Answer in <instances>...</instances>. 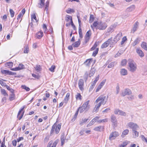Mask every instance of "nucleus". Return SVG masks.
I'll list each match as a JSON object with an SVG mask.
<instances>
[{"instance_id":"de8ad7c7","label":"nucleus","mask_w":147,"mask_h":147,"mask_svg":"<svg viewBox=\"0 0 147 147\" xmlns=\"http://www.w3.org/2000/svg\"><path fill=\"white\" fill-rule=\"evenodd\" d=\"M6 87L7 88V89L9 90V91H10V92H11V93H13V92L14 91V90L13 89H12V88H10L9 86H8V85H6Z\"/></svg>"},{"instance_id":"4be33fe9","label":"nucleus","mask_w":147,"mask_h":147,"mask_svg":"<svg viewBox=\"0 0 147 147\" xmlns=\"http://www.w3.org/2000/svg\"><path fill=\"white\" fill-rule=\"evenodd\" d=\"M43 35V32L41 31L38 32L36 34V37L38 39L41 38Z\"/></svg>"},{"instance_id":"393cba45","label":"nucleus","mask_w":147,"mask_h":147,"mask_svg":"<svg viewBox=\"0 0 147 147\" xmlns=\"http://www.w3.org/2000/svg\"><path fill=\"white\" fill-rule=\"evenodd\" d=\"M1 73L3 74H9L10 75H13V72L7 70H2L1 71Z\"/></svg>"},{"instance_id":"c9c22d12","label":"nucleus","mask_w":147,"mask_h":147,"mask_svg":"<svg viewBox=\"0 0 147 147\" xmlns=\"http://www.w3.org/2000/svg\"><path fill=\"white\" fill-rule=\"evenodd\" d=\"M72 20V17L69 15H66L65 17V20L66 22H69V20L71 21Z\"/></svg>"},{"instance_id":"0e129e2a","label":"nucleus","mask_w":147,"mask_h":147,"mask_svg":"<svg viewBox=\"0 0 147 147\" xmlns=\"http://www.w3.org/2000/svg\"><path fill=\"white\" fill-rule=\"evenodd\" d=\"M127 63V61L125 59H124L123 60L121 63V65H123L124 66L126 65Z\"/></svg>"},{"instance_id":"412c9836","label":"nucleus","mask_w":147,"mask_h":147,"mask_svg":"<svg viewBox=\"0 0 147 147\" xmlns=\"http://www.w3.org/2000/svg\"><path fill=\"white\" fill-rule=\"evenodd\" d=\"M80 40L79 39L78 41L74 43H73L72 44V45L74 48L78 47L80 45Z\"/></svg>"},{"instance_id":"5fc2aeb1","label":"nucleus","mask_w":147,"mask_h":147,"mask_svg":"<svg viewBox=\"0 0 147 147\" xmlns=\"http://www.w3.org/2000/svg\"><path fill=\"white\" fill-rule=\"evenodd\" d=\"M98 50V48H96V50L93 52L92 53V55L94 56H95L97 54Z\"/></svg>"},{"instance_id":"39448f33","label":"nucleus","mask_w":147,"mask_h":147,"mask_svg":"<svg viewBox=\"0 0 147 147\" xmlns=\"http://www.w3.org/2000/svg\"><path fill=\"white\" fill-rule=\"evenodd\" d=\"M119 135V133L115 131L112 132L109 135V139L110 141L112 140L115 139Z\"/></svg>"},{"instance_id":"c85d7f7f","label":"nucleus","mask_w":147,"mask_h":147,"mask_svg":"<svg viewBox=\"0 0 147 147\" xmlns=\"http://www.w3.org/2000/svg\"><path fill=\"white\" fill-rule=\"evenodd\" d=\"M95 72V69L94 68H92L91 69L90 72L89 74V77H91L92 76Z\"/></svg>"},{"instance_id":"ddd939ff","label":"nucleus","mask_w":147,"mask_h":147,"mask_svg":"<svg viewBox=\"0 0 147 147\" xmlns=\"http://www.w3.org/2000/svg\"><path fill=\"white\" fill-rule=\"evenodd\" d=\"M139 23L138 22H136L134 24L133 27L131 31V32L134 33L137 29Z\"/></svg>"},{"instance_id":"c03bdc74","label":"nucleus","mask_w":147,"mask_h":147,"mask_svg":"<svg viewBox=\"0 0 147 147\" xmlns=\"http://www.w3.org/2000/svg\"><path fill=\"white\" fill-rule=\"evenodd\" d=\"M15 98V95L14 94H13V92L12 93L10 94L9 99L10 100L12 101L14 100Z\"/></svg>"},{"instance_id":"338daca9","label":"nucleus","mask_w":147,"mask_h":147,"mask_svg":"<svg viewBox=\"0 0 147 147\" xmlns=\"http://www.w3.org/2000/svg\"><path fill=\"white\" fill-rule=\"evenodd\" d=\"M17 141L16 140H14L12 141V143L13 146H15L16 145Z\"/></svg>"},{"instance_id":"7ed1b4c3","label":"nucleus","mask_w":147,"mask_h":147,"mask_svg":"<svg viewBox=\"0 0 147 147\" xmlns=\"http://www.w3.org/2000/svg\"><path fill=\"white\" fill-rule=\"evenodd\" d=\"M105 98L106 96L104 95H101L97 98L95 102L98 103L100 101L99 103H100L101 105H104L107 101V100L105 99Z\"/></svg>"},{"instance_id":"9d476101","label":"nucleus","mask_w":147,"mask_h":147,"mask_svg":"<svg viewBox=\"0 0 147 147\" xmlns=\"http://www.w3.org/2000/svg\"><path fill=\"white\" fill-rule=\"evenodd\" d=\"M58 142V140H56L53 143L52 146H51L52 144L53 143V141H50L48 145V147H55L57 144Z\"/></svg>"},{"instance_id":"58836bf2","label":"nucleus","mask_w":147,"mask_h":147,"mask_svg":"<svg viewBox=\"0 0 147 147\" xmlns=\"http://www.w3.org/2000/svg\"><path fill=\"white\" fill-rule=\"evenodd\" d=\"M90 59H87L84 63V64L86 66H89L90 64Z\"/></svg>"},{"instance_id":"e2e57ef3","label":"nucleus","mask_w":147,"mask_h":147,"mask_svg":"<svg viewBox=\"0 0 147 147\" xmlns=\"http://www.w3.org/2000/svg\"><path fill=\"white\" fill-rule=\"evenodd\" d=\"M111 38V43H110V47H112L113 45L115 44L117 42H115V41H114L113 40V41L112 40V38Z\"/></svg>"},{"instance_id":"8fccbe9b","label":"nucleus","mask_w":147,"mask_h":147,"mask_svg":"<svg viewBox=\"0 0 147 147\" xmlns=\"http://www.w3.org/2000/svg\"><path fill=\"white\" fill-rule=\"evenodd\" d=\"M13 65V63L12 62H9L6 63L5 65L6 66L11 67Z\"/></svg>"},{"instance_id":"4d7b16f0","label":"nucleus","mask_w":147,"mask_h":147,"mask_svg":"<svg viewBox=\"0 0 147 147\" xmlns=\"http://www.w3.org/2000/svg\"><path fill=\"white\" fill-rule=\"evenodd\" d=\"M55 66L54 65H52L51 67L49 69V70L50 71L52 72H54V70L55 68Z\"/></svg>"},{"instance_id":"0eeeda50","label":"nucleus","mask_w":147,"mask_h":147,"mask_svg":"<svg viewBox=\"0 0 147 147\" xmlns=\"http://www.w3.org/2000/svg\"><path fill=\"white\" fill-rule=\"evenodd\" d=\"M131 93V90L129 89H126L122 91L121 95L124 96L126 95H129Z\"/></svg>"},{"instance_id":"09e8293b","label":"nucleus","mask_w":147,"mask_h":147,"mask_svg":"<svg viewBox=\"0 0 147 147\" xmlns=\"http://www.w3.org/2000/svg\"><path fill=\"white\" fill-rule=\"evenodd\" d=\"M136 130H134V131H132L134 133L133 135H134L135 137H138L139 136V132L137 131H136Z\"/></svg>"},{"instance_id":"13d9d810","label":"nucleus","mask_w":147,"mask_h":147,"mask_svg":"<svg viewBox=\"0 0 147 147\" xmlns=\"http://www.w3.org/2000/svg\"><path fill=\"white\" fill-rule=\"evenodd\" d=\"M98 24V23L97 22H94L93 24V25H91V27L93 29V27H96Z\"/></svg>"},{"instance_id":"3c124183","label":"nucleus","mask_w":147,"mask_h":147,"mask_svg":"<svg viewBox=\"0 0 147 147\" xmlns=\"http://www.w3.org/2000/svg\"><path fill=\"white\" fill-rule=\"evenodd\" d=\"M115 62H112L111 63L108 65V68H111L113 67L115 65Z\"/></svg>"},{"instance_id":"f257e3e1","label":"nucleus","mask_w":147,"mask_h":147,"mask_svg":"<svg viewBox=\"0 0 147 147\" xmlns=\"http://www.w3.org/2000/svg\"><path fill=\"white\" fill-rule=\"evenodd\" d=\"M128 64L129 67V70L131 72H133L136 70L137 65L133 60L131 59H129Z\"/></svg>"},{"instance_id":"4c0bfd02","label":"nucleus","mask_w":147,"mask_h":147,"mask_svg":"<svg viewBox=\"0 0 147 147\" xmlns=\"http://www.w3.org/2000/svg\"><path fill=\"white\" fill-rule=\"evenodd\" d=\"M76 98L77 100H82V96L80 93H77L76 95Z\"/></svg>"},{"instance_id":"cd10ccee","label":"nucleus","mask_w":147,"mask_h":147,"mask_svg":"<svg viewBox=\"0 0 147 147\" xmlns=\"http://www.w3.org/2000/svg\"><path fill=\"white\" fill-rule=\"evenodd\" d=\"M129 132L128 129H126L124 130L122 133L121 136L122 138H123L125 136L127 135Z\"/></svg>"},{"instance_id":"a878e982","label":"nucleus","mask_w":147,"mask_h":147,"mask_svg":"<svg viewBox=\"0 0 147 147\" xmlns=\"http://www.w3.org/2000/svg\"><path fill=\"white\" fill-rule=\"evenodd\" d=\"M45 0H40V2L38 4V7L40 8H42L45 5Z\"/></svg>"},{"instance_id":"2f4dec72","label":"nucleus","mask_w":147,"mask_h":147,"mask_svg":"<svg viewBox=\"0 0 147 147\" xmlns=\"http://www.w3.org/2000/svg\"><path fill=\"white\" fill-rule=\"evenodd\" d=\"M140 39L139 38H137L132 43V45L133 46H135L137 44L140 42Z\"/></svg>"},{"instance_id":"f8f14e48","label":"nucleus","mask_w":147,"mask_h":147,"mask_svg":"<svg viewBox=\"0 0 147 147\" xmlns=\"http://www.w3.org/2000/svg\"><path fill=\"white\" fill-rule=\"evenodd\" d=\"M24 68V66L23 64H20L19 65L18 67H15V68H12L11 70L13 71H17L23 69Z\"/></svg>"},{"instance_id":"603ef678","label":"nucleus","mask_w":147,"mask_h":147,"mask_svg":"<svg viewBox=\"0 0 147 147\" xmlns=\"http://www.w3.org/2000/svg\"><path fill=\"white\" fill-rule=\"evenodd\" d=\"M9 12L11 17L13 18L14 16V12L12 9H10Z\"/></svg>"},{"instance_id":"864d4df0","label":"nucleus","mask_w":147,"mask_h":147,"mask_svg":"<svg viewBox=\"0 0 147 147\" xmlns=\"http://www.w3.org/2000/svg\"><path fill=\"white\" fill-rule=\"evenodd\" d=\"M88 77V74L87 72H86L84 75V79L85 80V81H86L87 80Z\"/></svg>"},{"instance_id":"774afa93","label":"nucleus","mask_w":147,"mask_h":147,"mask_svg":"<svg viewBox=\"0 0 147 147\" xmlns=\"http://www.w3.org/2000/svg\"><path fill=\"white\" fill-rule=\"evenodd\" d=\"M100 118L98 116H96L95 118H93L92 120L94 121V122H97L98 120V119Z\"/></svg>"},{"instance_id":"f3484780","label":"nucleus","mask_w":147,"mask_h":147,"mask_svg":"<svg viewBox=\"0 0 147 147\" xmlns=\"http://www.w3.org/2000/svg\"><path fill=\"white\" fill-rule=\"evenodd\" d=\"M24 108V107H23L21 109H20L19 110V111L18 113V115H17V117L18 118L19 120H20L21 119V118H22V117L24 113V111H23L22 113L21 114L20 116V114H21V113L22 112Z\"/></svg>"},{"instance_id":"20e7f679","label":"nucleus","mask_w":147,"mask_h":147,"mask_svg":"<svg viewBox=\"0 0 147 147\" xmlns=\"http://www.w3.org/2000/svg\"><path fill=\"white\" fill-rule=\"evenodd\" d=\"M126 126L127 127L132 129V131H134V130H137L138 128V126L136 124L132 122H130L127 123Z\"/></svg>"},{"instance_id":"a19ab883","label":"nucleus","mask_w":147,"mask_h":147,"mask_svg":"<svg viewBox=\"0 0 147 147\" xmlns=\"http://www.w3.org/2000/svg\"><path fill=\"white\" fill-rule=\"evenodd\" d=\"M78 109L80 113H82L84 111L86 110L82 106L80 107Z\"/></svg>"},{"instance_id":"aec40b11","label":"nucleus","mask_w":147,"mask_h":147,"mask_svg":"<svg viewBox=\"0 0 147 147\" xmlns=\"http://www.w3.org/2000/svg\"><path fill=\"white\" fill-rule=\"evenodd\" d=\"M136 52L138 54L139 56L141 57H143L144 56V54L142 51L139 48L136 49Z\"/></svg>"},{"instance_id":"bb28decb","label":"nucleus","mask_w":147,"mask_h":147,"mask_svg":"<svg viewBox=\"0 0 147 147\" xmlns=\"http://www.w3.org/2000/svg\"><path fill=\"white\" fill-rule=\"evenodd\" d=\"M33 19H34L35 21V23H37V22L38 21V20L37 19L35 14L32 15L31 16V21L34 22L35 21L33 20Z\"/></svg>"},{"instance_id":"37998d69","label":"nucleus","mask_w":147,"mask_h":147,"mask_svg":"<svg viewBox=\"0 0 147 147\" xmlns=\"http://www.w3.org/2000/svg\"><path fill=\"white\" fill-rule=\"evenodd\" d=\"M99 76L98 75L95 78L94 80L92 83L91 84L95 86L97 81L98 80Z\"/></svg>"},{"instance_id":"6ab92c4d","label":"nucleus","mask_w":147,"mask_h":147,"mask_svg":"<svg viewBox=\"0 0 147 147\" xmlns=\"http://www.w3.org/2000/svg\"><path fill=\"white\" fill-rule=\"evenodd\" d=\"M111 121L113 123V124L115 125L117 124V119L115 116L114 115H112L111 117Z\"/></svg>"},{"instance_id":"f704fd0d","label":"nucleus","mask_w":147,"mask_h":147,"mask_svg":"<svg viewBox=\"0 0 147 147\" xmlns=\"http://www.w3.org/2000/svg\"><path fill=\"white\" fill-rule=\"evenodd\" d=\"M65 137L64 135H62L61 136V145H63L65 142Z\"/></svg>"},{"instance_id":"1a4fd4ad","label":"nucleus","mask_w":147,"mask_h":147,"mask_svg":"<svg viewBox=\"0 0 147 147\" xmlns=\"http://www.w3.org/2000/svg\"><path fill=\"white\" fill-rule=\"evenodd\" d=\"M91 35V32L90 30L88 31L86 34L85 36V41L86 42H87L90 39V36Z\"/></svg>"},{"instance_id":"e433bc0d","label":"nucleus","mask_w":147,"mask_h":147,"mask_svg":"<svg viewBox=\"0 0 147 147\" xmlns=\"http://www.w3.org/2000/svg\"><path fill=\"white\" fill-rule=\"evenodd\" d=\"M108 121V119L105 118L103 119L99 120L97 121V122L99 123H102L107 122Z\"/></svg>"},{"instance_id":"49530a36","label":"nucleus","mask_w":147,"mask_h":147,"mask_svg":"<svg viewBox=\"0 0 147 147\" xmlns=\"http://www.w3.org/2000/svg\"><path fill=\"white\" fill-rule=\"evenodd\" d=\"M66 11L68 13H71V12H74L75 11L73 9L71 8H68L66 10Z\"/></svg>"},{"instance_id":"f03ea898","label":"nucleus","mask_w":147,"mask_h":147,"mask_svg":"<svg viewBox=\"0 0 147 147\" xmlns=\"http://www.w3.org/2000/svg\"><path fill=\"white\" fill-rule=\"evenodd\" d=\"M61 128V125L60 124L57 125L56 123H55L53 126L52 128L51 131V135L55 131L56 134H58Z\"/></svg>"},{"instance_id":"ea45409f","label":"nucleus","mask_w":147,"mask_h":147,"mask_svg":"<svg viewBox=\"0 0 147 147\" xmlns=\"http://www.w3.org/2000/svg\"><path fill=\"white\" fill-rule=\"evenodd\" d=\"M88 120V119H82L80 122V125H82L84 123H85Z\"/></svg>"},{"instance_id":"6e6d98bb","label":"nucleus","mask_w":147,"mask_h":147,"mask_svg":"<svg viewBox=\"0 0 147 147\" xmlns=\"http://www.w3.org/2000/svg\"><path fill=\"white\" fill-rule=\"evenodd\" d=\"M94 20V18L93 17V16L92 15H90V20H89V22L92 23Z\"/></svg>"},{"instance_id":"2eb2a0df","label":"nucleus","mask_w":147,"mask_h":147,"mask_svg":"<svg viewBox=\"0 0 147 147\" xmlns=\"http://www.w3.org/2000/svg\"><path fill=\"white\" fill-rule=\"evenodd\" d=\"M122 37V33L121 32L119 33L113 39V41L117 42Z\"/></svg>"},{"instance_id":"79ce46f5","label":"nucleus","mask_w":147,"mask_h":147,"mask_svg":"<svg viewBox=\"0 0 147 147\" xmlns=\"http://www.w3.org/2000/svg\"><path fill=\"white\" fill-rule=\"evenodd\" d=\"M1 93L3 95H4V96H8V94L7 93L5 90L4 89H2L1 90Z\"/></svg>"},{"instance_id":"680f3d73","label":"nucleus","mask_w":147,"mask_h":147,"mask_svg":"<svg viewBox=\"0 0 147 147\" xmlns=\"http://www.w3.org/2000/svg\"><path fill=\"white\" fill-rule=\"evenodd\" d=\"M22 87L23 89H25L27 91H29L30 90L29 88L27 87L25 85H22Z\"/></svg>"},{"instance_id":"473e14b6","label":"nucleus","mask_w":147,"mask_h":147,"mask_svg":"<svg viewBox=\"0 0 147 147\" xmlns=\"http://www.w3.org/2000/svg\"><path fill=\"white\" fill-rule=\"evenodd\" d=\"M135 6L134 5H133L131 6L130 7H128L127 8L126 10L127 11L130 12L133 11L135 9Z\"/></svg>"},{"instance_id":"72a5a7b5","label":"nucleus","mask_w":147,"mask_h":147,"mask_svg":"<svg viewBox=\"0 0 147 147\" xmlns=\"http://www.w3.org/2000/svg\"><path fill=\"white\" fill-rule=\"evenodd\" d=\"M70 96V93H67V94L66 97L64 99V101L65 103H66L67 102V101L69 99V97Z\"/></svg>"},{"instance_id":"5701e85b","label":"nucleus","mask_w":147,"mask_h":147,"mask_svg":"<svg viewBox=\"0 0 147 147\" xmlns=\"http://www.w3.org/2000/svg\"><path fill=\"white\" fill-rule=\"evenodd\" d=\"M35 70L37 72H39L41 71L42 70L41 67L39 65H36L34 67Z\"/></svg>"},{"instance_id":"423d86ee","label":"nucleus","mask_w":147,"mask_h":147,"mask_svg":"<svg viewBox=\"0 0 147 147\" xmlns=\"http://www.w3.org/2000/svg\"><path fill=\"white\" fill-rule=\"evenodd\" d=\"M114 113L115 114L119 115L124 116H125L127 115L125 112L118 109L115 110Z\"/></svg>"},{"instance_id":"c756f323","label":"nucleus","mask_w":147,"mask_h":147,"mask_svg":"<svg viewBox=\"0 0 147 147\" xmlns=\"http://www.w3.org/2000/svg\"><path fill=\"white\" fill-rule=\"evenodd\" d=\"M141 47L144 50L147 51V43L145 42H143L141 45Z\"/></svg>"},{"instance_id":"69168bd1","label":"nucleus","mask_w":147,"mask_h":147,"mask_svg":"<svg viewBox=\"0 0 147 147\" xmlns=\"http://www.w3.org/2000/svg\"><path fill=\"white\" fill-rule=\"evenodd\" d=\"M94 123H95L94 122V121L92 120L88 124L87 126V127H89L92 125H93Z\"/></svg>"},{"instance_id":"4468645a","label":"nucleus","mask_w":147,"mask_h":147,"mask_svg":"<svg viewBox=\"0 0 147 147\" xmlns=\"http://www.w3.org/2000/svg\"><path fill=\"white\" fill-rule=\"evenodd\" d=\"M84 80L83 79H80L78 82L79 87L80 90H82L83 89Z\"/></svg>"},{"instance_id":"052dcab7","label":"nucleus","mask_w":147,"mask_h":147,"mask_svg":"<svg viewBox=\"0 0 147 147\" xmlns=\"http://www.w3.org/2000/svg\"><path fill=\"white\" fill-rule=\"evenodd\" d=\"M98 45L97 43L96 42L94 44V45L91 48V51H93L96 48V47H97V46Z\"/></svg>"},{"instance_id":"a211bd4d","label":"nucleus","mask_w":147,"mask_h":147,"mask_svg":"<svg viewBox=\"0 0 147 147\" xmlns=\"http://www.w3.org/2000/svg\"><path fill=\"white\" fill-rule=\"evenodd\" d=\"M104 126H100L96 127L94 129V130L98 131H104Z\"/></svg>"},{"instance_id":"bf43d9fd","label":"nucleus","mask_w":147,"mask_h":147,"mask_svg":"<svg viewBox=\"0 0 147 147\" xmlns=\"http://www.w3.org/2000/svg\"><path fill=\"white\" fill-rule=\"evenodd\" d=\"M127 39L126 38V37H125V36L122 39V40L121 42V45H122L124 43V42Z\"/></svg>"},{"instance_id":"9b49d317","label":"nucleus","mask_w":147,"mask_h":147,"mask_svg":"<svg viewBox=\"0 0 147 147\" xmlns=\"http://www.w3.org/2000/svg\"><path fill=\"white\" fill-rule=\"evenodd\" d=\"M111 41V38L107 40L102 45L101 48L102 49L107 47Z\"/></svg>"},{"instance_id":"dca6fc26","label":"nucleus","mask_w":147,"mask_h":147,"mask_svg":"<svg viewBox=\"0 0 147 147\" xmlns=\"http://www.w3.org/2000/svg\"><path fill=\"white\" fill-rule=\"evenodd\" d=\"M89 100L86 101L82 105L86 111H87L90 108V105H89Z\"/></svg>"},{"instance_id":"b1692460","label":"nucleus","mask_w":147,"mask_h":147,"mask_svg":"<svg viewBox=\"0 0 147 147\" xmlns=\"http://www.w3.org/2000/svg\"><path fill=\"white\" fill-rule=\"evenodd\" d=\"M120 73L121 75L125 76L127 74V71L125 69H122L121 70Z\"/></svg>"},{"instance_id":"7c9ffc66","label":"nucleus","mask_w":147,"mask_h":147,"mask_svg":"<svg viewBox=\"0 0 147 147\" xmlns=\"http://www.w3.org/2000/svg\"><path fill=\"white\" fill-rule=\"evenodd\" d=\"M115 25H112L107 30V32H112L114 30V29L115 27Z\"/></svg>"},{"instance_id":"a18cd8bd","label":"nucleus","mask_w":147,"mask_h":147,"mask_svg":"<svg viewBox=\"0 0 147 147\" xmlns=\"http://www.w3.org/2000/svg\"><path fill=\"white\" fill-rule=\"evenodd\" d=\"M29 51V49L28 47L27 46L24 47V53H28Z\"/></svg>"},{"instance_id":"6e6552de","label":"nucleus","mask_w":147,"mask_h":147,"mask_svg":"<svg viewBox=\"0 0 147 147\" xmlns=\"http://www.w3.org/2000/svg\"><path fill=\"white\" fill-rule=\"evenodd\" d=\"M98 28L100 30L105 29L107 27V24L105 23L100 22L98 24Z\"/></svg>"}]
</instances>
